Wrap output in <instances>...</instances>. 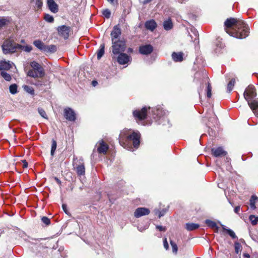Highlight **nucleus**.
Masks as SVG:
<instances>
[{
  "label": "nucleus",
  "mask_w": 258,
  "mask_h": 258,
  "mask_svg": "<svg viewBox=\"0 0 258 258\" xmlns=\"http://www.w3.org/2000/svg\"><path fill=\"white\" fill-rule=\"evenodd\" d=\"M152 113L153 117L158 124L165 125L166 122H168L166 113L161 106H157L152 108Z\"/></svg>",
  "instance_id": "4"
},
{
  "label": "nucleus",
  "mask_w": 258,
  "mask_h": 258,
  "mask_svg": "<svg viewBox=\"0 0 258 258\" xmlns=\"http://www.w3.org/2000/svg\"><path fill=\"white\" fill-rule=\"evenodd\" d=\"M170 244L172 248L173 252L176 254L178 250L177 244L172 240H170Z\"/></svg>",
  "instance_id": "40"
},
{
  "label": "nucleus",
  "mask_w": 258,
  "mask_h": 258,
  "mask_svg": "<svg viewBox=\"0 0 258 258\" xmlns=\"http://www.w3.org/2000/svg\"><path fill=\"white\" fill-rule=\"evenodd\" d=\"M76 172L79 176H81L85 174V168L83 164L78 165L76 167Z\"/></svg>",
  "instance_id": "25"
},
{
  "label": "nucleus",
  "mask_w": 258,
  "mask_h": 258,
  "mask_svg": "<svg viewBox=\"0 0 258 258\" xmlns=\"http://www.w3.org/2000/svg\"><path fill=\"white\" fill-rule=\"evenodd\" d=\"M149 227V224H146L144 227H142L141 225L138 227V229L140 231H143L144 230L147 229Z\"/></svg>",
  "instance_id": "47"
},
{
  "label": "nucleus",
  "mask_w": 258,
  "mask_h": 258,
  "mask_svg": "<svg viewBox=\"0 0 258 258\" xmlns=\"http://www.w3.org/2000/svg\"><path fill=\"white\" fill-rule=\"evenodd\" d=\"M240 209V207L239 206H236L234 208V212H235V213H236L237 214H238V212H239Z\"/></svg>",
  "instance_id": "52"
},
{
  "label": "nucleus",
  "mask_w": 258,
  "mask_h": 258,
  "mask_svg": "<svg viewBox=\"0 0 258 258\" xmlns=\"http://www.w3.org/2000/svg\"><path fill=\"white\" fill-rule=\"evenodd\" d=\"M23 167L24 168H27L28 167V163L25 160L23 161Z\"/></svg>",
  "instance_id": "54"
},
{
  "label": "nucleus",
  "mask_w": 258,
  "mask_h": 258,
  "mask_svg": "<svg viewBox=\"0 0 258 258\" xmlns=\"http://www.w3.org/2000/svg\"><path fill=\"white\" fill-rule=\"evenodd\" d=\"M243 96L253 113L258 117V98H255L256 93L254 87L252 85L248 86L245 90Z\"/></svg>",
  "instance_id": "3"
},
{
  "label": "nucleus",
  "mask_w": 258,
  "mask_h": 258,
  "mask_svg": "<svg viewBox=\"0 0 258 258\" xmlns=\"http://www.w3.org/2000/svg\"><path fill=\"white\" fill-rule=\"evenodd\" d=\"M150 213L149 209L146 208H138L135 212L134 216L136 218H139L143 216L148 215Z\"/></svg>",
  "instance_id": "14"
},
{
  "label": "nucleus",
  "mask_w": 258,
  "mask_h": 258,
  "mask_svg": "<svg viewBox=\"0 0 258 258\" xmlns=\"http://www.w3.org/2000/svg\"><path fill=\"white\" fill-rule=\"evenodd\" d=\"M240 242H241L242 243H245V241H244V239H240Z\"/></svg>",
  "instance_id": "62"
},
{
  "label": "nucleus",
  "mask_w": 258,
  "mask_h": 258,
  "mask_svg": "<svg viewBox=\"0 0 258 258\" xmlns=\"http://www.w3.org/2000/svg\"><path fill=\"white\" fill-rule=\"evenodd\" d=\"M194 35H195L196 37H195L194 40H193V41H194V42H195L196 40L197 39V38L198 37V32L196 30H194Z\"/></svg>",
  "instance_id": "53"
},
{
  "label": "nucleus",
  "mask_w": 258,
  "mask_h": 258,
  "mask_svg": "<svg viewBox=\"0 0 258 258\" xmlns=\"http://www.w3.org/2000/svg\"><path fill=\"white\" fill-rule=\"evenodd\" d=\"M154 211H155V214L156 215L158 214V217L160 218H161V217L165 215V213L166 212V210H163L160 211H159L158 210H155Z\"/></svg>",
  "instance_id": "43"
},
{
  "label": "nucleus",
  "mask_w": 258,
  "mask_h": 258,
  "mask_svg": "<svg viewBox=\"0 0 258 258\" xmlns=\"http://www.w3.org/2000/svg\"><path fill=\"white\" fill-rule=\"evenodd\" d=\"M32 69H30L27 73V76L34 78H42L45 75L44 70L41 64L36 61H32L30 64Z\"/></svg>",
  "instance_id": "5"
},
{
  "label": "nucleus",
  "mask_w": 258,
  "mask_h": 258,
  "mask_svg": "<svg viewBox=\"0 0 258 258\" xmlns=\"http://www.w3.org/2000/svg\"><path fill=\"white\" fill-rule=\"evenodd\" d=\"M56 50V46L55 45H45L44 52L52 53L55 52Z\"/></svg>",
  "instance_id": "24"
},
{
  "label": "nucleus",
  "mask_w": 258,
  "mask_h": 258,
  "mask_svg": "<svg viewBox=\"0 0 258 258\" xmlns=\"http://www.w3.org/2000/svg\"><path fill=\"white\" fill-rule=\"evenodd\" d=\"M57 31L60 36H62L64 39H67L69 36L71 27L66 25H62L57 28Z\"/></svg>",
  "instance_id": "9"
},
{
  "label": "nucleus",
  "mask_w": 258,
  "mask_h": 258,
  "mask_svg": "<svg viewBox=\"0 0 258 258\" xmlns=\"http://www.w3.org/2000/svg\"><path fill=\"white\" fill-rule=\"evenodd\" d=\"M97 84H98V82L94 80L92 82V85L94 87H95Z\"/></svg>",
  "instance_id": "56"
},
{
  "label": "nucleus",
  "mask_w": 258,
  "mask_h": 258,
  "mask_svg": "<svg viewBox=\"0 0 258 258\" xmlns=\"http://www.w3.org/2000/svg\"><path fill=\"white\" fill-rule=\"evenodd\" d=\"M249 219L253 225H256L258 222V217L253 215L249 216Z\"/></svg>",
  "instance_id": "37"
},
{
  "label": "nucleus",
  "mask_w": 258,
  "mask_h": 258,
  "mask_svg": "<svg viewBox=\"0 0 258 258\" xmlns=\"http://www.w3.org/2000/svg\"><path fill=\"white\" fill-rule=\"evenodd\" d=\"M235 79H232L228 83L227 86V91L228 92H230L232 90L233 87L235 85Z\"/></svg>",
  "instance_id": "31"
},
{
  "label": "nucleus",
  "mask_w": 258,
  "mask_h": 258,
  "mask_svg": "<svg viewBox=\"0 0 258 258\" xmlns=\"http://www.w3.org/2000/svg\"><path fill=\"white\" fill-rule=\"evenodd\" d=\"M186 0H178V2L180 3H183L184 2V1H185Z\"/></svg>",
  "instance_id": "61"
},
{
  "label": "nucleus",
  "mask_w": 258,
  "mask_h": 258,
  "mask_svg": "<svg viewBox=\"0 0 258 258\" xmlns=\"http://www.w3.org/2000/svg\"><path fill=\"white\" fill-rule=\"evenodd\" d=\"M21 49H23L26 52H29L32 50V47L30 45L22 46Z\"/></svg>",
  "instance_id": "46"
},
{
  "label": "nucleus",
  "mask_w": 258,
  "mask_h": 258,
  "mask_svg": "<svg viewBox=\"0 0 258 258\" xmlns=\"http://www.w3.org/2000/svg\"><path fill=\"white\" fill-rule=\"evenodd\" d=\"M221 226H222V227L223 230L226 231L227 233L229 235V236L230 237H231L232 238H233V239L237 238V237L236 236V235H235V233L232 230H231L230 229H227L226 228V227L223 225H221Z\"/></svg>",
  "instance_id": "28"
},
{
  "label": "nucleus",
  "mask_w": 258,
  "mask_h": 258,
  "mask_svg": "<svg viewBox=\"0 0 258 258\" xmlns=\"http://www.w3.org/2000/svg\"><path fill=\"white\" fill-rule=\"evenodd\" d=\"M38 111L39 114L44 118L45 119H48L47 115L46 113V112L45 110L42 109V108H38Z\"/></svg>",
  "instance_id": "39"
},
{
  "label": "nucleus",
  "mask_w": 258,
  "mask_h": 258,
  "mask_svg": "<svg viewBox=\"0 0 258 258\" xmlns=\"http://www.w3.org/2000/svg\"><path fill=\"white\" fill-rule=\"evenodd\" d=\"M212 154L215 157H219L221 156H225L226 155L227 153L225 151L222 147H218L216 148H212Z\"/></svg>",
  "instance_id": "17"
},
{
  "label": "nucleus",
  "mask_w": 258,
  "mask_h": 258,
  "mask_svg": "<svg viewBox=\"0 0 258 258\" xmlns=\"http://www.w3.org/2000/svg\"><path fill=\"white\" fill-rule=\"evenodd\" d=\"M44 19L45 21L48 23H52L54 21V18L53 16L49 14H45Z\"/></svg>",
  "instance_id": "38"
},
{
  "label": "nucleus",
  "mask_w": 258,
  "mask_h": 258,
  "mask_svg": "<svg viewBox=\"0 0 258 258\" xmlns=\"http://www.w3.org/2000/svg\"><path fill=\"white\" fill-rule=\"evenodd\" d=\"M23 88L26 92L30 94L31 95L34 94V90L32 87L27 85H24L23 86Z\"/></svg>",
  "instance_id": "34"
},
{
  "label": "nucleus",
  "mask_w": 258,
  "mask_h": 258,
  "mask_svg": "<svg viewBox=\"0 0 258 258\" xmlns=\"http://www.w3.org/2000/svg\"><path fill=\"white\" fill-rule=\"evenodd\" d=\"M184 54L182 52H173L172 54V58L173 60L176 62H181L183 59Z\"/></svg>",
  "instance_id": "19"
},
{
  "label": "nucleus",
  "mask_w": 258,
  "mask_h": 258,
  "mask_svg": "<svg viewBox=\"0 0 258 258\" xmlns=\"http://www.w3.org/2000/svg\"><path fill=\"white\" fill-rule=\"evenodd\" d=\"M112 52L114 54H119L123 53L125 49V42L122 40L118 39L117 41L112 42Z\"/></svg>",
  "instance_id": "7"
},
{
  "label": "nucleus",
  "mask_w": 258,
  "mask_h": 258,
  "mask_svg": "<svg viewBox=\"0 0 258 258\" xmlns=\"http://www.w3.org/2000/svg\"><path fill=\"white\" fill-rule=\"evenodd\" d=\"M64 116L66 119L71 121H74L76 119L75 111L70 107L64 108Z\"/></svg>",
  "instance_id": "10"
},
{
  "label": "nucleus",
  "mask_w": 258,
  "mask_h": 258,
  "mask_svg": "<svg viewBox=\"0 0 258 258\" xmlns=\"http://www.w3.org/2000/svg\"><path fill=\"white\" fill-rule=\"evenodd\" d=\"M33 44L38 49L44 52L46 45L42 41L39 40H35L33 42Z\"/></svg>",
  "instance_id": "22"
},
{
  "label": "nucleus",
  "mask_w": 258,
  "mask_h": 258,
  "mask_svg": "<svg viewBox=\"0 0 258 258\" xmlns=\"http://www.w3.org/2000/svg\"><path fill=\"white\" fill-rule=\"evenodd\" d=\"M146 28L153 31L157 27V24L153 20L148 21L145 23Z\"/></svg>",
  "instance_id": "20"
},
{
  "label": "nucleus",
  "mask_w": 258,
  "mask_h": 258,
  "mask_svg": "<svg viewBox=\"0 0 258 258\" xmlns=\"http://www.w3.org/2000/svg\"><path fill=\"white\" fill-rule=\"evenodd\" d=\"M243 256H244V257H247V258H250V255L247 253H244L243 254Z\"/></svg>",
  "instance_id": "58"
},
{
  "label": "nucleus",
  "mask_w": 258,
  "mask_h": 258,
  "mask_svg": "<svg viewBox=\"0 0 258 258\" xmlns=\"http://www.w3.org/2000/svg\"><path fill=\"white\" fill-rule=\"evenodd\" d=\"M224 25L226 32L236 38H244L249 34V29L248 25L239 19H227Z\"/></svg>",
  "instance_id": "1"
},
{
  "label": "nucleus",
  "mask_w": 258,
  "mask_h": 258,
  "mask_svg": "<svg viewBox=\"0 0 258 258\" xmlns=\"http://www.w3.org/2000/svg\"><path fill=\"white\" fill-rule=\"evenodd\" d=\"M9 20L5 18H0V27L5 26L9 23Z\"/></svg>",
  "instance_id": "42"
},
{
  "label": "nucleus",
  "mask_w": 258,
  "mask_h": 258,
  "mask_svg": "<svg viewBox=\"0 0 258 258\" xmlns=\"http://www.w3.org/2000/svg\"><path fill=\"white\" fill-rule=\"evenodd\" d=\"M212 87L210 84V83L208 84L207 88V97L210 98L212 96Z\"/></svg>",
  "instance_id": "45"
},
{
  "label": "nucleus",
  "mask_w": 258,
  "mask_h": 258,
  "mask_svg": "<svg viewBox=\"0 0 258 258\" xmlns=\"http://www.w3.org/2000/svg\"><path fill=\"white\" fill-rule=\"evenodd\" d=\"M164 29L168 31L173 28V23L170 18L168 19L163 22Z\"/></svg>",
  "instance_id": "23"
},
{
  "label": "nucleus",
  "mask_w": 258,
  "mask_h": 258,
  "mask_svg": "<svg viewBox=\"0 0 258 258\" xmlns=\"http://www.w3.org/2000/svg\"><path fill=\"white\" fill-rule=\"evenodd\" d=\"M12 68V64L10 61H7L6 60H1L0 61V70L8 71Z\"/></svg>",
  "instance_id": "18"
},
{
  "label": "nucleus",
  "mask_w": 258,
  "mask_h": 258,
  "mask_svg": "<svg viewBox=\"0 0 258 258\" xmlns=\"http://www.w3.org/2000/svg\"><path fill=\"white\" fill-rule=\"evenodd\" d=\"M152 0H144L143 2L144 4H147L150 2Z\"/></svg>",
  "instance_id": "59"
},
{
  "label": "nucleus",
  "mask_w": 258,
  "mask_h": 258,
  "mask_svg": "<svg viewBox=\"0 0 258 258\" xmlns=\"http://www.w3.org/2000/svg\"><path fill=\"white\" fill-rule=\"evenodd\" d=\"M206 224L210 227L212 228H215L216 232H218L219 227L217 226L216 222L211 220L207 219L205 221Z\"/></svg>",
  "instance_id": "26"
},
{
  "label": "nucleus",
  "mask_w": 258,
  "mask_h": 258,
  "mask_svg": "<svg viewBox=\"0 0 258 258\" xmlns=\"http://www.w3.org/2000/svg\"><path fill=\"white\" fill-rule=\"evenodd\" d=\"M258 201V198L255 195L251 196L249 200L250 208L252 210H255L256 209L255 204Z\"/></svg>",
  "instance_id": "21"
},
{
  "label": "nucleus",
  "mask_w": 258,
  "mask_h": 258,
  "mask_svg": "<svg viewBox=\"0 0 258 258\" xmlns=\"http://www.w3.org/2000/svg\"><path fill=\"white\" fill-rule=\"evenodd\" d=\"M156 228L159 230L160 231H165L166 229L165 227L163 226L157 225L156 226Z\"/></svg>",
  "instance_id": "48"
},
{
  "label": "nucleus",
  "mask_w": 258,
  "mask_h": 258,
  "mask_svg": "<svg viewBox=\"0 0 258 258\" xmlns=\"http://www.w3.org/2000/svg\"><path fill=\"white\" fill-rule=\"evenodd\" d=\"M10 92L12 94H15L18 92V86L16 84H12L9 87Z\"/></svg>",
  "instance_id": "32"
},
{
  "label": "nucleus",
  "mask_w": 258,
  "mask_h": 258,
  "mask_svg": "<svg viewBox=\"0 0 258 258\" xmlns=\"http://www.w3.org/2000/svg\"><path fill=\"white\" fill-rule=\"evenodd\" d=\"M164 247L166 249H168L169 247L168 243L167 241L166 238H165L163 240Z\"/></svg>",
  "instance_id": "49"
},
{
  "label": "nucleus",
  "mask_w": 258,
  "mask_h": 258,
  "mask_svg": "<svg viewBox=\"0 0 258 258\" xmlns=\"http://www.w3.org/2000/svg\"><path fill=\"white\" fill-rule=\"evenodd\" d=\"M62 209L63 210V211L67 214H68V211L67 210V206L65 204H63L62 205Z\"/></svg>",
  "instance_id": "51"
},
{
  "label": "nucleus",
  "mask_w": 258,
  "mask_h": 258,
  "mask_svg": "<svg viewBox=\"0 0 258 258\" xmlns=\"http://www.w3.org/2000/svg\"><path fill=\"white\" fill-rule=\"evenodd\" d=\"M104 44H101L98 50L97 54L98 59H100L104 54Z\"/></svg>",
  "instance_id": "29"
},
{
  "label": "nucleus",
  "mask_w": 258,
  "mask_h": 258,
  "mask_svg": "<svg viewBox=\"0 0 258 258\" xmlns=\"http://www.w3.org/2000/svg\"><path fill=\"white\" fill-rule=\"evenodd\" d=\"M55 180H56V181L57 182L58 184H59L60 185L61 184V182L58 178L55 177Z\"/></svg>",
  "instance_id": "57"
},
{
  "label": "nucleus",
  "mask_w": 258,
  "mask_h": 258,
  "mask_svg": "<svg viewBox=\"0 0 258 258\" xmlns=\"http://www.w3.org/2000/svg\"><path fill=\"white\" fill-rule=\"evenodd\" d=\"M0 75L7 81H10L12 80L11 75L5 71H2Z\"/></svg>",
  "instance_id": "30"
},
{
  "label": "nucleus",
  "mask_w": 258,
  "mask_h": 258,
  "mask_svg": "<svg viewBox=\"0 0 258 258\" xmlns=\"http://www.w3.org/2000/svg\"><path fill=\"white\" fill-rule=\"evenodd\" d=\"M200 227L198 224L193 223H188L186 224V229L188 231H192L198 229Z\"/></svg>",
  "instance_id": "27"
},
{
  "label": "nucleus",
  "mask_w": 258,
  "mask_h": 258,
  "mask_svg": "<svg viewBox=\"0 0 258 258\" xmlns=\"http://www.w3.org/2000/svg\"><path fill=\"white\" fill-rule=\"evenodd\" d=\"M21 42H24V40H22L21 41Z\"/></svg>",
  "instance_id": "63"
},
{
  "label": "nucleus",
  "mask_w": 258,
  "mask_h": 258,
  "mask_svg": "<svg viewBox=\"0 0 258 258\" xmlns=\"http://www.w3.org/2000/svg\"><path fill=\"white\" fill-rule=\"evenodd\" d=\"M31 2L35 4V7L41 9L43 6L42 0H31Z\"/></svg>",
  "instance_id": "36"
},
{
  "label": "nucleus",
  "mask_w": 258,
  "mask_h": 258,
  "mask_svg": "<svg viewBox=\"0 0 258 258\" xmlns=\"http://www.w3.org/2000/svg\"><path fill=\"white\" fill-rule=\"evenodd\" d=\"M98 144H99L97 148L98 152L104 154H106L109 148L108 145L105 144L103 140L99 141Z\"/></svg>",
  "instance_id": "15"
},
{
  "label": "nucleus",
  "mask_w": 258,
  "mask_h": 258,
  "mask_svg": "<svg viewBox=\"0 0 258 258\" xmlns=\"http://www.w3.org/2000/svg\"><path fill=\"white\" fill-rule=\"evenodd\" d=\"M108 3H109L111 5L114 6L115 5H117L118 0H107Z\"/></svg>",
  "instance_id": "50"
},
{
  "label": "nucleus",
  "mask_w": 258,
  "mask_h": 258,
  "mask_svg": "<svg viewBox=\"0 0 258 258\" xmlns=\"http://www.w3.org/2000/svg\"><path fill=\"white\" fill-rule=\"evenodd\" d=\"M139 52L143 55L151 54L153 51V47L150 44L141 45L139 47Z\"/></svg>",
  "instance_id": "13"
},
{
  "label": "nucleus",
  "mask_w": 258,
  "mask_h": 258,
  "mask_svg": "<svg viewBox=\"0 0 258 258\" xmlns=\"http://www.w3.org/2000/svg\"><path fill=\"white\" fill-rule=\"evenodd\" d=\"M117 61L120 64H125L131 61L132 58L130 56L124 53H120L118 54Z\"/></svg>",
  "instance_id": "11"
},
{
  "label": "nucleus",
  "mask_w": 258,
  "mask_h": 258,
  "mask_svg": "<svg viewBox=\"0 0 258 258\" xmlns=\"http://www.w3.org/2000/svg\"><path fill=\"white\" fill-rule=\"evenodd\" d=\"M121 34V31L118 25L114 26L110 34L112 42L118 40L117 39L120 37Z\"/></svg>",
  "instance_id": "12"
},
{
  "label": "nucleus",
  "mask_w": 258,
  "mask_h": 258,
  "mask_svg": "<svg viewBox=\"0 0 258 258\" xmlns=\"http://www.w3.org/2000/svg\"><path fill=\"white\" fill-rule=\"evenodd\" d=\"M102 13L103 15L107 19H108L110 17L111 12L108 9L103 10Z\"/></svg>",
  "instance_id": "41"
},
{
  "label": "nucleus",
  "mask_w": 258,
  "mask_h": 258,
  "mask_svg": "<svg viewBox=\"0 0 258 258\" xmlns=\"http://www.w3.org/2000/svg\"><path fill=\"white\" fill-rule=\"evenodd\" d=\"M140 138V134L139 132H133L131 134L130 130L124 129L120 132L118 140L122 147L129 150L132 143L135 148H137L139 147Z\"/></svg>",
  "instance_id": "2"
},
{
  "label": "nucleus",
  "mask_w": 258,
  "mask_h": 258,
  "mask_svg": "<svg viewBox=\"0 0 258 258\" xmlns=\"http://www.w3.org/2000/svg\"><path fill=\"white\" fill-rule=\"evenodd\" d=\"M148 109L150 110V107H144L141 110H135L133 111V116L137 120H143L147 116Z\"/></svg>",
  "instance_id": "8"
},
{
  "label": "nucleus",
  "mask_w": 258,
  "mask_h": 258,
  "mask_svg": "<svg viewBox=\"0 0 258 258\" xmlns=\"http://www.w3.org/2000/svg\"><path fill=\"white\" fill-rule=\"evenodd\" d=\"M2 47L4 53L7 54L16 52L17 49L21 48L22 45L16 44L13 40L8 39L4 42Z\"/></svg>",
  "instance_id": "6"
},
{
  "label": "nucleus",
  "mask_w": 258,
  "mask_h": 258,
  "mask_svg": "<svg viewBox=\"0 0 258 258\" xmlns=\"http://www.w3.org/2000/svg\"><path fill=\"white\" fill-rule=\"evenodd\" d=\"M47 5L49 9L51 12L53 13H56L58 12V5L54 0H47Z\"/></svg>",
  "instance_id": "16"
},
{
  "label": "nucleus",
  "mask_w": 258,
  "mask_h": 258,
  "mask_svg": "<svg viewBox=\"0 0 258 258\" xmlns=\"http://www.w3.org/2000/svg\"><path fill=\"white\" fill-rule=\"evenodd\" d=\"M133 51V49L132 48H128L127 49L128 52H132Z\"/></svg>",
  "instance_id": "60"
},
{
  "label": "nucleus",
  "mask_w": 258,
  "mask_h": 258,
  "mask_svg": "<svg viewBox=\"0 0 258 258\" xmlns=\"http://www.w3.org/2000/svg\"><path fill=\"white\" fill-rule=\"evenodd\" d=\"M234 249L235 253L238 254L242 250V246L241 244L238 242H235L234 243Z\"/></svg>",
  "instance_id": "35"
},
{
  "label": "nucleus",
  "mask_w": 258,
  "mask_h": 258,
  "mask_svg": "<svg viewBox=\"0 0 258 258\" xmlns=\"http://www.w3.org/2000/svg\"><path fill=\"white\" fill-rule=\"evenodd\" d=\"M41 221L43 223H44L46 226L49 225L50 224V219L46 216H43L41 218Z\"/></svg>",
  "instance_id": "44"
},
{
  "label": "nucleus",
  "mask_w": 258,
  "mask_h": 258,
  "mask_svg": "<svg viewBox=\"0 0 258 258\" xmlns=\"http://www.w3.org/2000/svg\"><path fill=\"white\" fill-rule=\"evenodd\" d=\"M56 147H57V143L55 140L53 139L52 140V145H51V152H50V154L52 156H54V154L56 150Z\"/></svg>",
  "instance_id": "33"
},
{
  "label": "nucleus",
  "mask_w": 258,
  "mask_h": 258,
  "mask_svg": "<svg viewBox=\"0 0 258 258\" xmlns=\"http://www.w3.org/2000/svg\"><path fill=\"white\" fill-rule=\"evenodd\" d=\"M32 240L33 241H32L31 242L35 244H37L40 242V240L39 239H32Z\"/></svg>",
  "instance_id": "55"
}]
</instances>
